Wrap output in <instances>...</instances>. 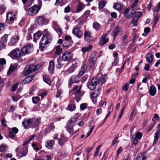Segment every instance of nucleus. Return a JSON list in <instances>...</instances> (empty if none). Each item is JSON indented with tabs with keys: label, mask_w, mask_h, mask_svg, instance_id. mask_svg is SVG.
<instances>
[{
	"label": "nucleus",
	"mask_w": 160,
	"mask_h": 160,
	"mask_svg": "<svg viewBox=\"0 0 160 160\" xmlns=\"http://www.w3.org/2000/svg\"><path fill=\"white\" fill-rule=\"evenodd\" d=\"M19 39V36L18 35H16L12 36L8 44L9 46H13L17 42V41Z\"/></svg>",
	"instance_id": "nucleus-17"
},
{
	"label": "nucleus",
	"mask_w": 160,
	"mask_h": 160,
	"mask_svg": "<svg viewBox=\"0 0 160 160\" xmlns=\"http://www.w3.org/2000/svg\"><path fill=\"white\" fill-rule=\"evenodd\" d=\"M54 62L53 60H51L50 61L48 67V70L50 73L52 74L54 72Z\"/></svg>",
	"instance_id": "nucleus-18"
},
{
	"label": "nucleus",
	"mask_w": 160,
	"mask_h": 160,
	"mask_svg": "<svg viewBox=\"0 0 160 160\" xmlns=\"http://www.w3.org/2000/svg\"><path fill=\"white\" fill-rule=\"evenodd\" d=\"M159 18L160 16L158 14H156L155 16L154 19V25H156V24L157 22L159 20Z\"/></svg>",
	"instance_id": "nucleus-49"
},
{
	"label": "nucleus",
	"mask_w": 160,
	"mask_h": 160,
	"mask_svg": "<svg viewBox=\"0 0 160 160\" xmlns=\"http://www.w3.org/2000/svg\"><path fill=\"white\" fill-rule=\"evenodd\" d=\"M129 83H126L124 86L122 88V89L125 91H127L128 90L129 87Z\"/></svg>",
	"instance_id": "nucleus-62"
},
{
	"label": "nucleus",
	"mask_w": 160,
	"mask_h": 160,
	"mask_svg": "<svg viewBox=\"0 0 160 160\" xmlns=\"http://www.w3.org/2000/svg\"><path fill=\"white\" fill-rule=\"evenodd\" d=\"M98 4L99 8L102 9L105 6L106 3L105 1H102L99 2Z\"/></svg>",
	"instance_id": "nucleus-50"
},
{
	"label": "nucleus",
	"mask_w": 160,
	"mask_h": 160,
	"mask_svg": "<svg viewBox=\"0 0 160 160\" xmlns=\"http://www.w3.org/2000/svg\"><path fill=\"white\" fill-rule=\"evenodd\" d=\"M84 39L85 41H88L90 37V33L88 30H86L84 34Z\"/></svg>",
	"instance_id": "nucleus-35"
},
{
	"label": "nucleus",
	"mask_w": 160,
	"mask_h": 160,
	"mask_svg": "<svg viewBox=\"0 0 160 160\" xmlns=\"http://www.w3.org/2000/svg\"><path fill=\"white\" fill-rule=\"evenodd\" d=\"M32 101L33 103H37L40 101V98L38 97H32Z\"/></svg>",
	"instance_id": "nucleus-47"
},
{
	"label": "nucleus",
	"mask_w": 160,
	"mask_h": 160,
	"mask_svg": "<svg viewBox=\"0 0 160 160\" xmlns=\"http://www.w3.org/2000/svg\"><path fill=\"white\" fill-rule=\"evenodd\" d=\"M73 125L67 123L66 127L67 130L70 134H72V135H73L74 133H75L78 131L76 130L74 131L73 128Z\"/></svg>",
	"instance_id": "nucleus-20"
},
{
	"label": "nucleus",
	"mask_w": 160,
	"mask_h": 160,
	"mask_svg": "<svg viewBox=\"0 0 160 160\" xmlns=\"http://www.w3.org/2000/svg\"><path fill=\"white\" fill-rule=\"evenodd\" d=\"M36 21L37 23L40 25L46 24L48 22L47 19L42 16L37 17L36 18Z\"/></svg>",
	"instance_id": "nucleus-11"
},
{
	"label": "nucleus",
	"mask_w": 160,
	"mask_h": 160,
	"mask_svg": "<svg viewBox=\"0 0 160 160\" xmlns=\"http://www.w3.org/2000/svg\"><path fill=\"white\" fill-rule=\"evenodd\" d=\"M82 86H80L78 89L76 91L75 94V98L77 102H78L81 99L82 95L81 94L80 90Z\"/></svg>",
	"instance_id": "nucleus-21"
},
{
	"label": "nucleus",
	"mask_w": 160,
	"mask_h": 160,
	"mask_svg": "<svg viewBox=\"0 0 160 160\" xmlns=\"http://www.w3.org/2000/svg\"><path fill=\"white\" fill-rule=\"evenodd\" d=\"M96 52L95 54L94 55V56H92V58H91V67H93L94 66L97 60V58L95 56Z\"/></svg>",
	"instance_id": "nucleus-39"
},
{
	"label": "nucleus",
	"mask_w": 160,
	"mask_h": 160,
	"mask_svg": "<svg viewBox=\"0 0 160 160\" xmlns=\"http://www.w3.org/2000/svg\"><path fill=\"white\" fill-rule=\"evenodd\" d=\"M87 106V104L86 103L82 104L80 105V108L82 110L85 109Z\"/></svg>",
	"instance_id": "nucleus-57"
},
{
	"label": "nucleus",
	"mask_w": 160,
	"mask_h": 160,
	"mask_svg": "<svg viewBox=\"0 0 160 160\" xmlns=\"http://www.w3.org/2000/svg\"><path fill=\"white\" fill-rule=\"evenodd\" d=\"M119 31V27L118 26L116 27L115 28L113 31L114 38H115L116 35L118 33Z\"/></svg>",
	"instance_id": "nucleus-44"
},
{
	"label": "nucleus",
	"mask_w": 160,
	"mask_h": 160,
	"mask_svg": "<svg viewBox=\"0 0 160 160\" xmlns=\"http://www.w3.org/2000/svg\"><path fill=\"white\" fill-rule=\"evenodd\" d=\"M84 8L83 4L81 2H79L77 5L76 8L77 12H79L82 11Z\"/></svg>",
	"instance_id": "nucleus-36"
},
{
	"label": "nucleus",
	"mask_w": 160,
	"mask_h": 160,
	"mask_svg": "<svg viewBox=\"0 0 160 160\" xmlns=\"http://www.w3.org/2000/svg\"><path fill=\"white\" fill-rule=\"evenodd\" d=\"M31 72L30 71V69L28 68L27 70H25L23 72V74L24 76H26L30 74L31 73Z\"/></svg>",
	"instance_id": "nucleus-58"
},
{
	"label": "nucleus",
	"mask_w": 160,
	"mask_h": 160,
	"mask_svg": "<svg viewBox=\"0 0 160 160\" xmlns=\"http://www.w3.org/2000/svg\"><path fill=\"white\" fill-rule=\"evenodd\" d=\"M135 13V18H138V19H139V18L142 15V13L141 12H134V13Z\"/></svg>",
	"instance_id": "nucleus-54"
},
{
	"label": "nucleus",
	"mask_w": 160,
	"mask_h": 160,
	"mask_svg": "<svg viewBox=\"0 0 160 160\" xmlns=\"http://www.w3.org/2000/svg\"><path fill=\"white\" fill-rule=\"evenodd\" d=\"M76 109V106L75 104H69L66 108V109L70 111H73Z\"/></svg>",
	"instance_id": "nucleus-34"
},
{
	"label": "nucleus",
	"mask_w": 160,
	"mask_h": 160,
	"mask_svg": "<svg viewBox=\"0 0 160 160\" xmlns=\"http://www.w3.org/2000/svg\"><path fill=\"white\" fill-rule=\"evenodd\" d=\"M146 157L144 154L139 153L137 156L136 160H145Z\"/></svg>",
	"instance_id": "nucleus-41"
},
{
	"label": "nucleus",
	"mask_w": 160,
	"mask_h": 160,
	"mask_svg": "<svg viewBox=\"0 0 160 160\" xmlns=\"http://www.w3.org/2000/svg\"><path fill=\"white\" fill-rule=\"evenodd\" d=\"M142 136V133L139 132H137L134 137L132 138L133 142L134 144L137 145L138 143V140H140Z\"/></svg>",
	"instance_id": "nucleus-14"
},
{
	"label": "nucleus",
	"mask_w": 160,
	"mask_h": 160,
	"mask_svg": "<svg viewBox=\"0 0 160 160\" xmlns=\"http://www.w3.org/2000/svg\"><path fill=\"white\" fill-rule=\"evenodd\" d=\"M160 9V2L158 3L157 7H155L154 8V11L155 12H158Z\"/></svg>",
	"instance_id": "nucleus-61"
},
{
	"label": "nucleus",
	"mask_w": 160,
	"mask_h": 160,
	"mask_svg": "<svg viewBox=\"0 0 160 160\" xmlns=\"http://www.w3.org/2000/svg\"><path fill=\"white\" fill-rule=\"evenodd\" d=\"M106 34H104L100 38L99 44L100 46H102L105 44L108 41V39L106 37Z\"/></svg>",
	"instance_id": "nucleus-15"
},
{
	"label": "nucleus",
	"mask_w": 160,
	"mask_h": 160,
	"mask_svg": "<svg viewBox=\"0 0 160 160\" xmlns=\"http://www.w3.org/2000/svg\"><path fill=\"white\" fill-rule=\"evenodd\" d=\"M22 50L19 48H17L14 49L11 52L10 54L14 57L18 58L22 56L21 53Z\"/></svg>",
	"instance_id": "nucleus-10"
},
{
	"label": "nucleus",
	"mask_w": 160,
	"mask_h": 160,
	"mask_svg": "<svg viewBox=\"0 0 160 160\" xmlns=\"http://www.w3.org/2000/svg\"><path fill=\"white\" fill-rule=\"evenodd\" d=\"M42 35V33L40 32H38L34 34L33 41L34 42H36L39 39Z\"/></svg>",
	"instance_id": "nucleus-37"
},
{
	"label": "nucleus",
	"mask_w": 160,
	"mask_h": 160,
	"mask_svg": "<svg viewBox=\"0 0 160 160\" xmlns=\"http://www.w3.org/2000/svg\"><path fill=\"white\" fill-rule=\"evenodd\" d=\"M8 36L5 34L0 39V50L5 48L6 47Z\"/></svg>",
	"instance_id": "nucleus-9"
},
{
	"label": "nucleus",
	"mask_w": 160,
	"mask_h": 160,
	"mask_svg": "<svg viewBox=\"0 0 160 160\" xmlns=\"http://www.w3.org/2000/svg\"><path fill=\"white\" fill-rule=\"evenodd\" d=\"M17 66L18 64L16 63H15L14 64H11L9 67V70L8 72V73H10L11 72L15 70V69L17 68Z\"/></svg>",
	"instance_id": "nucleus-31"
},
{
	"label": "nucleus",
	"mask_w": 160,
	"mask_h": 160,
	"mask_svg": "<svg viewBox=\"0 0 160 160\" xmlns=\"http://www.w3.org/2000/svg\"><path fill=\"white\" fill-rule=\"evenodd\" d=\"M41 122V118H38L36 119L35 118L25 119L22 122V124L24 128H27L30 125L32 127L38 126Z\"/></svg>",
	"instance_id": "nucleus-2"
},
{
	"label": "nucleus",
	"mask_w": 160,
	"mask_h": 160,
	"mask_svg": "<svg viewBox=\"0 0 160 160\" xmlns=\"http://www.w3.org/2000/svg\"><path fill=\"white\" fill-rule=\"evenodd\" d=\"M16 19V15L12 12L10 11L7 14L6 20L7 22L12 24Z\"/></svg>",
	"instance_id": "nucleus-8"
},
{
	"label": "nucleus",
	"mask_w": 160,
	"mask_h": 160,
	"mask_svg": "<svg viewBox=\"0 0 160 160\" xmlns=\"http://www.w3.org/2000/svg\"><path fill=\"white\" fill-rule=\"evenodd\" d=\"M129 9H127L125 10L124 12V14L128 18H131L133 14H134V13L135 12V11L132 9V12H131L132 14L131 15H129L128 13H129Z\"/></svg>",
	"instance_id": "nucleus-32"
},
{
	"label": "nucleus",
	"mask_w": 160,
	"mask_h": 160,
	"mask_svg": "<svg viewBox=\"0 0 160 160\" xmlns=\"http://www.w3.org/2000/svg\"><path fill=\"white\" fill-rule=\"evenodd\" d=\"M56 50L55 54L57 55H60L62 52V49L59 45L57 46L56 48Z\"/></svg>",
	"instance_id": "nucleus-29"
},
{
	"label": "nucleus",
	"mask_w": 160,
	"mask_h": 160,
	"mask_svg": "<svg viewBox=\"0 0 160 160\" xmlns=\"http://www.w3.org/2000/svg\"><path fill=\"white\" fill-rule=\"evenodd\" d=\"M32 50V46L28 45L24 47L22 49V52L25 54H28L31 52Z\"/></svg>",
	"instance_id": "nucleus-12"
},
{
	"label": "nucleus",
	"mask_w": 160,
	"mask_h": 160,
	"mask_svg": "<svg viewBox=\"0 0 160 160\" xmlns=\"http://www.w3.org/2000/svg\"><path fill=\"white\" fill-rule=\"evenodd\" d=\"M101 147V146L100 145L97 148L96 150L94 153V154L93 155L94 157L97 156L98 155V154L99 151V150L100 149Z\"/></svg>",
	"instance_id": "nucleus-51"
},
{
	"label": "nucleus",
	"mask_w": 160,
	"mask_h": 160,
	"mask_svg": "<svg viewBox=\"0 0 160 160\" xmlns=\"http://www.w3.org/2000/svg\"><path fill=\"white\" fill-rule=\"evenodd\" d=\"M54 144V142L53 140H49L46 142L45 146L48 149H51Z\"/></svg>",
	"instance_id": "nucleus-25"
},
{
	"label": "nucleus",
	"mask_w": 160,
	"mask_h": 160,
	"mask_svg": "<svg viewBox=\"0 0 160 160\" xmlns=\"http://www.w3.org/2000/svg\"><path fill=\"white\" fill-rule=\"evenodd\" d=\"M105 77L102 76L98 79L94 78L92 79V82H91V90L94 91L91 92V99L94 104H96L97 102V97L101 90L99 87L106 82V78Z\"/></svg>",
	"instance_id": "nucleus-1"
},
{
	"label": "nucleus",
	"mask_w": 160,
	"mask_h": 160,
	"mask_svg": "<svg viewBox=\"0 0 160 160\" xmlns=\"http://www.w3.org/2000/svg\"><path fill=\"white\" fill-rule=\"evenodd\" d=\"M31 5V4L29 3H27L25 5H24V8L26 11H28V8L30 7Z\"/></svg>",
	"instance_id": "nucleus-63"
},
{
	"label": "nucleus",
	"mask_w": 160,
	"mask_h": 160,
	"mask_svg": "<svg viewBox=\"0 0 160 160\" xmlns=\"http://www.w3.org/2000/svg\"><path fill=\"white\" fill-rule=\"evenodd\" d=\"M160 136V123L158 124V129L156 132L155 133L154 136V139L153 141V144L156 143L158 139Z\"/></svg>",
	"instance_id": "nucleus-16"
},
{
	"label": "nucleus",
	"mask_w": 160,
	"mask_h": 160,
	"mask_svg": "<svg viewBox=\"0 0 160 160\" xmlns=\"http://www.w3.org/2000/svg\"><path fill=\"white\" fill-rule=\"evenodd\" d=\"M18 84L17 83L14 84L12 88V92H14L16 91L17 88H18Z\"/></svg>",
	"instance_id": "nucleus-60"
},
{
	"label": "nucleus",
	"mask_w": 160,
	"mask_h": 160,
	"mask_svg": "<svg viewBox=\"0 0 160 160\" xmlns=\"http://www.w3.org/2000/svg\"><path fill=\"white\" fill-rule=\"evenodd\" d=\"M152 120L153 121H155L156 120H159V117L157 113H155Z\"/></svg>",
	"instance_id": "nucleus-52"
},
{
	"label": "nucleus",
	"mask_w": 160,
	"mask_h": 160,
	"mask_svg": "<svg viewBox=\"0 0 160 160\" xmlns=\"http://www.w3.org/2000/svg\"><path fill=\"white\" fill-rule=\"evenodd\" d=\"M153 57V55L150 53L147 54L146 56V59L147 62L150 64L152 63Z\"/></svg>",
	"instance_id": "nucleus-26"
},
{
	"label": "nucleus",
	"mask_w": 160,
	"mask_h": 160,
	"mask_svg": "<svg viewBox=\"0 0 160 160\" xmlns=\"http://www.w3.org/2000/svg\"><path fill=\"white\" fill-rule=\"evenodd\" d=\"M62 92L61 89H58L57 91V93L56 95V97L57 98H58L59 97L60 95L62 93Z\"/></svg>",
	"instance_id": "nucleus-55"
},
{
	"label": "nucleus",
	"mask_w": 160,
	"mask_h": 160,
	"mask_svg": "<svg viewBox=\"0 0 160 160\" xmlns=\"http://www.w3.org/2000/svg\"><path fill=\"white\" fill-rule=\"evenodd\" d=\"M136 109L135 108H134L131 113L129 119L131 121L133 120V118L135 117L136 114Z\"/></svg>",
	"instance_id": "nucleus-40"
},
{
	"label": "nucleus",
	"mask_w": 160,
	"mask_h": 160,
	"mask_svg": "<svg viewBox=\"0 0 160 160\" xmlns=\"http://www.w3.org/2000/svg\"><path fill=\"white\" fill-rule=\"evenodd\" d=\"M122 7L120 4L117 3L114 4L113 8L117 10H119L122 8Z\"/></svg>",
	"instance_id": "nucleus-43"
},
{
	"label": "nucleus",
	"mask_w": 160,
	"mask_h": 160,
	"mask_svg": "<svg viewBox=\"0 0 160 160\" xmlns=\"http://www.w3.org/2000/svg\"><path fill=\"white\" fill-rule=\"evenodd\" d=\"M78 78L76 75L72 76L69 81L68 85L71 87L73 83H78L79 81L78 80Z\"/></svg>",
	"instance_id": "nucleus-19"
},
{
	"label": "nucleus",
	"mask_w": 160,
	"mask_h": 160,
	"mask_svg": "<svg viewBox=\"0 0 160 160\" xmlns=\"http://www.w3.org/2000/svg\"><path fill=\"white\" fill-rule=\"evenodd\" d=\"M73 57V53L69 51H66L63 52L61 56L62 61L68 62L71 60Z\"/></svg>",
	"instance_id": "nucleus-4"
},
{
	"label": "nucleus",
	"mask_w": 160,
	"mask_h": 160,
	"mask_svg": "<svg viewBox=\"0 0 160 160\" xmlns=\"http://www.w3.org/2000/svg\"><path fill=\"white\" fill-rule=\"evenodd\" d=\"M77 120V118L75 117H73L71 118L68 121L67 123L73 125L74 122L76 121Z\"/></svg>",
	"instance_id": "nucleus-42"
},
{
	"label": "nucleus",
	"mask_w": 160,
	"mask_h": 160,
	"mask_svg": "<svg viewBox=\"0 0 160 160\" xmlns=\"http://www.w3.org/2000/svg\"><path fill=\"white\" fill-rule=\"evenodd\" d=\"M40 66L38 65L37 66L36 65L30 64L28 66L29 69H30L31 72L35 71L37 70L38 69Z\"/></svg>",
	"instance_id": "nucleus-30"
},
{
	"label": "nucleus",
	"mask_w": 160,
	"mask_h": 160,
	"mask_svg": "<svg viewBox=\"0 0 160 160\" xmlns=\"http://www.w3.org/2000/svg\"><path fill=\"white\" fill-rule=\"evenodd\" d=\"M90 49V45H89L87 47H83L82 48L81 51L83 54L86 52L88 51Z\"/></svg>",
	"instance_id": "nucleus-48"
},
{
	"label": "nucleus",
	"mask_w": 160,
	"mask_h": 160,
	"mask_svg": "<svg viewBox=\"0 0 160 160\" xmlns=\"http://www.w3.org/2000/svg\"><path fill=\"white\" fill-rule=\"evenodd\" d=\"M28 152V149L27 148L25 147L22 148L17 154V156L19 158H21L23 157L26 156Z\"/></svg>",
	"instance_id": "nucleus-13"
},
{
	"label": "nucleus",
	"mask_w": 160,
	"mask_h": 160,
	"mask_svg": "<svg viewBox=\"0 0 160 160\" xmlns=\"http://www.w3.org/2000/svg\"><path fill=\"white\" fill-rule=\"evenodd\" d=\"M43 80L44 82L50 85L51 84V81L49 76L46 74L43 76Z\"/></svg>",
	"instance_id": "nucleus-28"
},
{
	"label": "nucleus",
	"mask_w": 160,
	"mask_h": 160,
	"mask_svg": "<svg viewBox=\"0 0 160 160\" xmlns=\"http://www.w3.org/2000/svg\"><path fill=\"white\" fill-rule=\"evenodd\" d=\"M149 92L150 95L152 96H153L155 95L156 92V88L153 86H150Z\"/></svg>",
	"instance_id": "nucleus-27"
},
{
	"label": "nucleus",
	"mask_w": 160,
	"mask_h": 160,
	"mask_svg": "<svg viewBox=\"0 0 160 160\" xmlns=\"http://www.w3.org/2000/svg\"><path fill=\"white\" fill-rule=\"evenodd\" d=\"M78 64L77 62H75L72 64V65L67 70L63 72V74L64 77H66L69 74L74 72L75 69L78 67Z\"/></svg>",
	"instance_id": "nucleus-6"
},
{
	"label": "nucleus",
	"mask_w": 160,
	"mask_h": 160,
	"mask_svg": "<svg viewBox=\"0 0 160 160\" xmlns=\"http://www.w3.org/2000/svg\"><path fill=\"white\" fill-rule=\"evenodd\" d=\"M138 18H136V19L135 18L132 20L131 22V23H132L133 24V26H136L138 25Z\"/></svg>",
	"instance_id": "nucleus-53"
},
{
	"label": "nucleus",
	"mask_w": 160,
	"mask_h": 160,
	"mask_svg": "<svg viewBox=\"0 0 160 160\" xmlns=\"http://www.w3.org/2000/svg\"><path fill=\"white\" fill-rule=\"evenodd\" d=\"M34 77V75H31L26 78L23 81H22V84H27L30 83Z\"/></svg>",
	"instance_id": "nucleus-23"
},
{
	"label": "nucleus",
	"mask_w": 160,
	"mask_h": 160,
	"mask_svg": "<svg viewBox=\"0 0 160 160\" xmlns=\"http://www.w3.org/2000/svg\"><path fill=\"white\" fill-rule=\"evenodd\" d=\"M16 135L12 131H10L9 134V137L12 139H13Z\"/></svg>",
	"instance_id": "nucleus-59"
},
{
	"label": "nucleus",
	"mask_w": 160,
	"mask_h": 160,
	"mask_svg": "<svg viewBox=\"0 0 160 160\" xmlns=\"http://www.w3.org/2000/svg\"><path fill=\"white\" fill-rule=\"evenodd\" d=\"M58 64L57 65L56 67L58 69H60L61 68L63 64L62 63V61L59 59H57Z\"/></svg>",
	"instance_id": "nucleus-46"
},
{
	"label": "nucleus",
	"mask_w": 160,
	"mask_h": 160,
	"mask_svg": "<svg viewBox=\"0 0 160 160\" xmlns=\"http://www.w3.org/2000/svg\"><path fill=\"white\" fill-rule=\"evenodd\" d=\"M87 68V66L85 65H83L81 68L80 71L79 72L78 75V77L79 78L82 76L85 72Z\"/></svg>",
	"instance_id": "nucleus-24"
},
{
	"label": "nucleus",
	"mask_w": 160,
	"mask_h": 160,
	"mask_svg": "<svg viewBox=\"0 0 160 160\" xmlns=\"http://www.w3.org/2000/svg\"><path fill=\"white\" fill-rule=\"evenodd\" d=\"M6 8L5 7L1 6L0 7V14L3 13L5 11Z\"/></svg>",
	"instance_id": "nucleus-56"
},
{
	"label": "nucleus",
	"mask_w": 160,
	"mask_h": 160,
	"mask_svg": "<svg viewBox=\"0 0 160 160\" xmlns=\"http://www.w3.org/2000/svg\"><path fill=\"white\" fill-rule=\"evenodd\" d=\"M93 27L96 30H98L100 29V24L97 22H94L93 25Z\"/></svg>",
	"instance_id": "nucleus-45"
},
{
	"label": "nucleus",
	"mask_w": 160,
	"mask_h": 160,
	"mask_svg": "<svg viewBox=\"0 0 160 160\" xmlns=\"http://www.w3.org/2000/svg\"><path fill=\"white\" fill-rule=\"evenodd\" d=\"M70 45V43L69 41L66 40H63V42H62V46L63 48L65 49L68 48Z\"/></svg>",
	"instance_id": "nucleus-33"
},
{
	"label": "nucleus",
	"mask_w": 160,
	"mask_h": 160,
	"mask_svg": "<svg viewBox=\"0 0 160 160\" xmlns=\"http://www.w3.org/2000/svg\"><path fill=\"white\" fill-rule=\"evenodd\" d=\"M52 41L51 36L49 35H44L42 36L39 43V48L42 51L48 47V45Z\"/></svg>",
	"instance_id": "nucleus-3"
},
{
	"label": "nucleus",
	"mask_w": 160,
	"mask_h": 160,
	"mask_svg": "<svg viewBox=\"0 0 160 160\" xmlns=\"http://www.w3.org/2000/svg\"><path fill=\"white\" fill-rule=\"evenodd\" d=\"M32 146L33 147V149L36 152L39 151L42 148L41 146L40 145L37 146L35 143H32Z\"/></svg>",
	"instance_id": "nucleus-38"
},
{
	"label": "nucleus",
	"mask_w": 160,
	"mask_h": 160,
	"mask_svg": "<svg viewBox=\"0 0 160 160\" xmlns=\"http://www.w3.org/2000/svg\"><path fill=\"white\" fill-rule=\"evenodd\" d=\"M72 33L79 38H81L83 34L82 31L80 30L78 25L75 26L73 27L72 30Z\"/></svg>",
	"instance_id": "nucleus-7"
},
{
	"label": "nucleus",
	"mask_w": 160,
	"mask_h": 160,
	"mask_svg": "<svg viewBox=\"0 0 160 160\" xmlns=\"http://www.w3.org/2000/svg\"><path fill=\"white\" fill-rule=\"evenodd\" d=\"M70 8L69 6H68L66 7L64 9V12L65 13H68L70 12Z\"/></svg>",
	"instance_id": "nucleus-64"
},
{
	"label": "nucleus",
	"mask_w": 160,
	"mask_h": 160,
	"mask_svg": "<svg viewBox=\"0 0 160 160\" xmlns=\"http://www.w3.org/2000/svg\"><path fill=\"white\" fill-rule=\"evenodd\" d=\"M67 138L65 137L63 135H62L61 138L58 139V143L61 146L63 145L64 143L68 141Z\"/></svg>",
	"instance_id": "nucleus-22"
},
{
	"label": "nucleus",
	"mask_w": 160,
	"mask_h": 160,
	"mask_svg": "<svg viewBox=\"0 0 160 160\" xmlns=\"http://www.w3.org/2000/svg\"><path fill=\"white\" fill-rule=\"evenodd\" d=\"M41 6L37 5H34L29 8L27 11L28 14L30 16H34L38 13L41 8Z\"/></svg>",
	"instance_id": "nucleus-5"
}]
</instances>
